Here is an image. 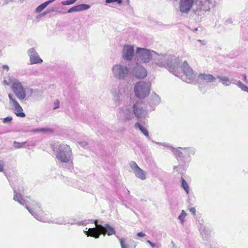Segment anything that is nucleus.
Here are the masks:
<instances>
[{
  "instance_id": "obj_45",
  "label": "nucleus",
  "mask_w": 248,
  "mask_h": 248,
  "mask_svg": "<svg viewBox=\"0 0 248 248\" xmlns=\"http://www.w3.org/2000/svg\"><path fill=\"white\" fill-rule=\"evenodd\" d=\"M189 211H190V212L192 213V214L193 215H195V212H196V209L195 208V207H191L189 209Z\"/></svg>"
},
{
  "instance_id": "obj_4",
  "label": "nucleus",
  "mask_w": 248,
  "mask_h": 248,
  "mask_svg": "<svg viewBox=\"0 0 248 248\" xmlns=\"http://www.w3.org/2000/svg\"><path fill=\"white\" fill-rule=\"evenodd\" d=\"M54 152L56 158L59 162L72 165L73 155L69 145L64 143L60 144L54 149Z\"/></svg>"
},
{
  "instance_id": "obj_41",
  "label": "nucleus",
  "mask_w": 248,
  "mask_h": 248,
  "mask_svg": "<svg viewBox=\"0 0 248 248\" xmlns=\"http://www.w3.org/2000/svg\"><path fill=\"white\" fill-rule=\"evenodd\" d=\"M198 43H200L201 45L204 46L206 44L207 42L204 40H197L196 41V44H197Z\"/></svg>"
},
{
  "instance_id": "obj_8",
  "label": "nucleus",
  "mask_w": 248,
  "mask_h": 248,
  "mask_svg": "<svg viewBox=\"0 0 248 248\" xmlns=\"http://www.w3.org/2000/svg\"><path fill=\"white\" fill-rule=\"evenodd\" d=\"M111 71L112 77L119 80L125 79L130 73L128 66L122 62L114 64L111 67Z\"/></svg>"
},
{
  "instance_id": "obj_37",
  "label": "nucleus",
  "mask_w": 248,
  "mask_h": 248,
  "mask_svg": "<svg viewBox=\"0 0 248 248\" xmlns=\"http://www.w3.org/2000/svg\"><path fill=\"white\" fill-rule=\"evenodd\" d=\"M147 243L149 244L150 245V246L152 248L157 247V248H158L160 246V245L159 244L153 243L150 240H147Z\"/></svg>"
},
{
  "instance_id": "obj_29",
  "label": "nucleus",
  "mask_w": 248,
  "mask_h": 248,
  "mask_svg": "<svg viewBox=\"0 0 248 248\" xmlns=\"http://www.w3.org/2000/svg\"><path fill=\"white\" fill-rule=\"evenodd\" d=\"M186 215V213L184 210H182L180 215L178 217V219L180 220L181 224L184 223L185 221V218Z\"/></svg>"
},
{
  "instance_id": "obj_44",
  "label": "nucleus",
  "mask_w": 248,
  "mask_h": 248,
  "mask_svg": "<svg viewBox=\"0 0 248 248\" xmlns=\"http://www.w3.org/2000/svg\"><path fill=\"white\" fill-rule=\"evenodd\" d=\"M137 235V236H138L139 237H143L144 236H145V234L142 232H140L138 233Z\"/></svg>"
},
{
  "instance_id": "obj_25",
  "label": "nucleus",
  "mask_w": 248,
  "mask_h": 248,
  "mask_svg": "<svg viewBox=\"0 0 248 248\" xmlns=\"http://www.w3.org/2000/svg\"><path fill=\"white\" fill-rule=\"evenodd\" d=\"M13 110L14 111L15 114L18 117L23 118L26 116L25 113L23 112V108L21 106H20L17 108H16V109Z\"/></svg>"
},
{
  "instance_id": "obj_26",
  "label": "nucleus",
  "mask_w": 248,
  "mask_h": 248,
  "mask_svg": "<svg viewBox=\"0 0 248 248\" xmlns=\"http://www.w3.org/2000/svg\"><path fill=\"white\" fill-rule=\"evenodd\" d=\"M27 144V142H18L16 141H15L13 143V146L15 148L19 149L23 147L28 148L29 146L28 145H26Z\"/></svg>"
},
{
  "instance_id": "obj_18",
  "label": "nucleus",
  "mask_w": 248,
  "mask_h": 248,
  "mask_svg": "<svg viewBox=\"0 0 248 248\" xmlns=\"http://www.w3.org/2000/svg\"><path fill=\"white\" fill-rule=\"evenodd\" d=\"M133 75L138 78H143L147 74V70L142 65L137 64L133 70Z\"/></svg>"
},
{
  "instance_id": "obj_24",
  "label": "nucleus",
  "mask_w": 248,
  "mask_h": 248,
  "mask_svg": "<svg viewBox=\"0 0 248 248\" xmlns=\"http://www.w3.org/2000/svg\"><path fill=\"white\" fill-rule=\"evenodd\" d=\"M135 127L139 129L141 132L147 138H149L148 132L146 128L137 122L135 124Z\"/></svg>"
},
{
  "instance_id": "obj_32",
  "label": "nucleus",
  "mask_w": 248,
  "mask_h": 248,
  "mask_svg": "<svg viewBox=\"0 0 248 248\" xmlns=\"http://www.w3.org/2000/svg\"><path fill=\"white\" fill-rule=\"evenodd\" d=\"M79 7V11L86 10L89 9L90 8V5L86 4H81L78 5Z\"/></svg>"
},
{
  "instance_id": "obj_31",
  "label": "nucleus",
  "mask_w": 248,
  "mask_h": 248,
  "mask_svg": "<svg viewBox=\"0 0 248 248\" xmlns=\"http://www.w3.org/2000/svg\"><path fill=\"white\" fill-rule=\"evenodd\" d=\"M181 186L186 191V193L188 194L189 192V186L186 182L183 179L182 180Z\"/></svg>"
},
{
  "instance_id": "obj_20",
  "label": "nucleus",
  "mask_w": 248,
  "mask_h": 248,
  "mask_svg": "<svg viewBox=\"0 0 248 248\" xmlns=\"http://www.w3.org/2000/svg\"><path fill=\"white\" fill-rule=\"evenodd\" d=\"M198 79L199 80L210 83L215 81L216 78L211 74L200 73L198 76Z\"/></svg>"
},
{
  "instance_id": "obj_33",
  "label": "nucleus",
  "mask_w": 248,
  "mask_h": 248,
  "mask_svg": "<svg viewBox=\"0 0 248 248\" xmlns=\"http://www.w3.org/2000/svg\"><path fill=\"white\" fill-rule=\"evenodd\" d=\"M79 12V7H78V5L73 6L72 8H70L68 10L67 13H73V12Z\"/></svg>"
},
{
  "instance_id": "obj_2",
  "label": "nucleus",
  "mask_w": 248,
  "mask_h": 248,
  "mask_svg": "<svg viewBox=\"0 0 248 248\" xmlns=\"http://www.w3.org/2000/svg\"><path fill=\"white\" fill-rule=\"evenodd\" d=\"M215 3V0H180L179 7L182 14H187L190 10L208 11Z\"/></svg>"
},
{
  "instance_id": "obj_46",
  "label": "nucleus",
  "mask_w": 248,
  "mask_h": 248,
  "mask_svg": "<svg viewBox=\"0 0 248 248\" xmlns=\"http://www.w3.org/2000/svg\"><path fill=\"white\" fill-rule=\"evenodd\" d=\"M56 0H49L48 1H46V2H45L46 3V4L47 5H48L49 4L52 3L53 2H54V1H55Z\"/></svg>"
},
{
  "instance_id": "obj_27",
  "label": "nucleus",
  "mask_w": 248,
  "mask_h": 248,
  "mask_svg": "<svg viewBox=\"0 0 248 248\" xmlns=\"http://www.w3.org/2000/svg\"><path fill=\"white\" fill-rule=\"evenodd\" d=\"M152 101L153 104H158L160 102V99L159 98V96L156 93H155L154 94L152 95Z\"/></svg>"
},
{
  "instance_id": "obj_38",
  "label": "nucleus",
  "mask_w": 248,
  "mask_h": 248,
  "mask_svg": "<svg viewBox=\"0 0 248 248\" xmlns=\"http://www.w3.org/2000/svg\"><path fill=\"white\" fill-rule=\"evenodd\" d=\"M78 143L81 147L84 148H85L88 145V142L85 141H79Z\"/></svg>"
},
{
  "instance_id": "obj_7",
  "label": "nucleus",
  "mask_w": 248,
  "mask_h": 248,
  "mask_svg": "<svg viewBox=\"0 0 248 248\" xmlns=\"http://www.w3.org/2000/svg\"><path fill=\"white\" fill-rule=\"evenodd\" d=\"M155 144L163 146L166 147L170 149L171 151L177 157H184V158H189L191 155H194L195 153V149L193 147H185L182 148L179 147L178 148H175L170 145L169 143L164 142H157L154 141Z\"/></svg>"
},
{
  "instance_id": "obj_14",
  "label": "nucleus",
  "mask_w": 248,
  "mask_h": 248,
  "mask_svg": "<svg viewBox=\"0 0 248 248\" xmlns=\"http://www.w3.org/2000/svg\"><path fill=\"white\" fill-rule=\"evenodd\" d=\"M129 165L132 171L137 178L142 181L146 179V172L140 168L135 161H132L130 162Z\"/></svg>"
},
{
  "instance_id": "obj_43",
  "label": "nucleus",
  "mask_w": 248,
  "mask_h": 248,
  "mask_svg": "<svg viewBox=\"0 0 248 248\" xmlns=\"http://www.w3.org/2000/svg\"><path fill=\"white\" fill-rule=\"evenodd\" d=\"M1 68L3 70H6V71H8L9 70V67L8 65H7L6 64H4V65H2Z\"/></svg>"
},
{
  "instance_id": "obj_9",
  "label": "nucleus",
  "mask_w": 248,
  "mask_h": 248,
  "mask_svg": "<svg viewBox=\"0 0 248 248\" xmlns=\"http://www.w3.org/2000/svg\"><path fill=\"white\" fill-rule=\"evenodd\" d=\"M156 52L145 48L137 47L136 56L138 61L142 63H148L152 59L154 61Z\"/></svg>"
},
{
  "instance_id": "obj_15",
  "label": "nucleus",
  "mask_w": 248,
  "mask_h": 248,
  "mask_svg": "<svg viewBox=\"0 0 248 248\" xmlns=\"http://www.w3.org/2000/svg\"><path fill=\"white\" fill-rule=\"evenodd\" d=\"M134 56V46L131 45H125L122 51V57L126 61H131Z\"/></svg>"
},
{
  "instance_id": "obj_3",
  "label": "nucleus",
  "mask_w": 248,
  "mask_h": 248,
  "mask_svg": "<svg viewBox=\"0 0 248 248\" xmlns=\"http://www.w3.org/2000/svg\"><path fill=\"white\" fill-rule=\"evenodd\" d=\"M3 83L5 85H12L11 89L13 93L20 100L28 99L33 93V89L29 87L24 88L22 82L13 77L8 76L5 78Z\"/></svg>"
},
{
  "instance_id": "obj_12",
  "label": "nucleus",
  "mask_w": 248,
  "mask_h": 248,
  "mask_svg": "<svg viewBox=\"0 0 248 248\" xmlns=\"http://www.w3.org/2000/svg\"><path fill=\"white\" fill-rule=\"evenodd\" d=\"M217 78L219 81L225 86H229L231 84L236 85L242 91L248 93V87L244 84L241 81L237 80L233 78H230L226 76H218Z\"/></svg>"
},
{
  "instance_id": "obj_34",
  "label": "nucleus",
  "mask_w": 248,
  "mask_h": 248,
  "mask_svg": "<svg viewBox=\"0 0 248 248\" xmlns=\"http://www.w3.org/2000/svg\"><path fill=\"white\" fill-rule=\"evenodd\" d=\"M12 119H13V118H12V117H11V116H7L6 118H3L2 119V122L3 123H4V124L9 123H10L12 121Z\"/></svg>"
},
{
  "instance_id": "obj_28",
  "label": "nucleus",
  "mask_w": 248,
  "mask_h": 248,
  "mask_svg": "<svg viewBox=\"0 0 248 248\" xmlns=\"http://www.w3.org/2000/svg\"><path fill=\"white\" fill-rule=\"evenodd\" d=\"M47 6V5L45 2L39 5L35 10L34 12L36 13H40L43 10H44Z\"/></svg>"
},
{
  "instance_id": "obj_22",
  "label": "nucleus",
  "mask_w": 248,
  "mask_h": 248,
  "mask_svg": "<svg viewBox=\"0 0 248 248\" xmlns=\"http://www.w3.org/2000/svg\"><path fill=\"white\" fill-rule=\"evenodd\" d=\"M51 222L58 224L65 225L67 224H73L74 222H71L69 219H67L64 217H61L55 219H51Z\"/></svg>"
},
{
  "instance_id": "obj_47",
  "label": "nucleus",
  "mask_w": 248,
  "mask_h": 248,
  "mask_svg": "<svg viewBox=\"0 0 248 248\" xmlns=\"http://www.w3.org/2000/svg\"><path fill=\"white\" fill-rule=\"evenodd\" d=\"M49 12V11H46L44 12L43 13H42L41 14V15H42V16H45L46 14H47Z\"/></svg>"
},
{
  "instance_id": "obj_30",
  "label": "nucleus",
  "mask_w": 248,
  "mask_h": 248,
  "mask_svg": "<svg viewBox=\"0 0 248 248\" xmlns=\"http://www.w3.org/2000/svg\"><path fill=\"white\" fill-rule=\"evenodd\" d=\"M31 131L34 133L48 132L51 131V130L49 128H37L32 129Z\"/></svg>"
},
{
  "instance_id": "obj_23",
  "label": "nucleus",
  "mask_w": 248,
  "mask_h": 248,
  "mask_svg": "<svg viewBox=\"0 0 248 248\" xmlns=\"http://www.w3.org/2000/svg\"><path fill=\"white\" fill-rule=\"evenodd\" d=\"M8 97L9 99V104L13 107V110L21 106L13 94L9 93Z\"/></svg>"
},
{
  "instance_id": "obj_48",
  "label": "nucleus",
  "mask_w": 248,
  "mask_h": 248,
  "mask_svg": "<svg viewBox=\"0 0 248 248\" xmlns=\"http://www.w3.org/2000/svg\"><path fill=\"white\" fill-rule=\"evenodd\" d=\"M242 79L243 80L246 81L247 80V76L245 74L243 75L242 76Z\"/></svg>"
},
{
  "instance_id": "obj_11",
  "label": "nucleus",
  "mask_w": 248,
  "mask_h": 248,
  "mask_svg": "<svg viewBox=\"0 0 248 248\" xmlns=\"http://www.w3.org/2000/svg\"><path fill=\"white\" fill-rule=\"evenodd\" d=\"M151 84L142 81L137 83L134 86L135 95L139 98H144L148 96L150 92Z\"/></svg>"
},
{
  "instance_id": "obj_19",
  "label": "nucleus",
  "mask_w": 248,
  "mask_h": 248,
  "mask_svg": "<svg viewBox=\"0 0 248 248\" xmlns=\"http://www.w3.org/2000/svg\"><path fill=\"white\" fill-rule=\"evenodd\" d=\"M111 93L113 96V100L116 105H119L122 102V92L121 89L118 87L116 89H113L111 90Z\"/></svg>"
},
{
  "instance_id": "obj_49",
  "label": "nucleus",
  "mask_w": 248,
  "mask_h": 248,
  "mask_svg": "<svg viewBox=\"0 0 248 248\" xmlns=\"http://www.w3.org/2000/svg\"><path fill=\"white\" fill-rule=\"evenodd\" d=\"M43 17V16H42L41 14H39L38 15H37L36 17V19H41L42 17Z\"/></svg>"
},
{
  "instance_id": "obj_6",
  "label": "nucleus",
  "mask_w": 248,
  "mask_h": 248,
  "mask_svg": "<svg viewBox=\"0 0 248 248\" xmlns=\"http://www.w3.org/2000/svg\"><path fill=\"white\" fill-rule=\"evenodd\" d=\"M172 61H174L175 62L178 61L176 56L167 53L159 54L156 52L154 62L155 65L161 67H163L166 68L169 67L173 69L174 65H172L171 63Z\"/></svg>"
},
{
  "instance_id": "obj_35",
  "label": "nucleus",
  "mask_w": 248,
  "mask_h": 248,
  "mask_svg": "<svg viewBox=\"0 0 248 248\" xmlns=\"http://www.w3.org/2000/svg\"><path fill=\"white\" fill-rule=\"evenodd\" d=\"M117 2L119 4L122 3V0H106L105 2L107 4Z\"/></svg>"
},
{
  "instance_id": "obj_16",
  "label": "nucleus",
  "mask_w": 248,
  "mask_h": 248,
  "mask_svg": "<svg viewBox=\"0 0 248 248\" xmlns=\"http://www.w3.org/2000/svg\"><path fill=\"white\" fill-rule=\"evenodd\" d=\"M27 54L31 64H40L43 62V60L40 57L35 48L32 47L28 49Z\"/></svg>"
},
{
  "instance_id": "obj_36",
  "label": "nucleus",
  "mask_w": 248,
  "mask_h": 248,
  "mask_svg": "<svg viewBox=\"0 0 248 248\" xmlns=\"http://www.w3.org/2000/svg\"><path fill=\"white\" fill-rule=\"evenodd\" d=\"M200 232H201V234L202 235V237L203 238H205L206 237V235H207L208 234V232H207L206 231H205L204 228L201 229L200 230Z\"/></svg>"
},
{
  "instance_id": "obj_39",
  "label": "nucleus",
  "mask_w": 248,
  "mask_h": 248,
  "mask_svg": "<svg viewBox=\"0 0 248 248\" xmlns=\"http://www.w3.org/2000/svg\"><path fill=\"white\" fill-rule=\"evenodd\" d=\"M54 109L58 108L60 107V101L58 99L56 100L54 102Z\"/></svg>"
},
{
  "instance_id": "obj_5",
  "label": "nucleus",
  "mask_w": 248,
  "mask_h": 248,
  "mask_svg": "<svg viewBox=\"0 0 248 248\" xmlns=\"http://www.w3.org/2000/svg\"><path fill=\"white\" fill-rule=\"evenodd\" d=\"M95 228H89L88 231H85L84 233L87 236H91L95 238H98L100 234H108V235L114 234L115 231L114 229L108 224H105V225H99L97 220L94 221Z\"/></svg>"
},
{
  "instance_id": "obj_17",
  "label": "nucleus",
  "mask_w": 248,
  "mask_h": 248,
  "mask_svg": "<svg viewBox=\"0 0 248 248\" xmlns=\"http://www.w3.org/2000/svg\"><path fill=\"white\" fill-rule=\"evenodd\" d=\"M118 116L123 119L129 120L133 117V113L129 108L125 106L120 109Z\"/></svg>"
},
{
  "instance_id": "obj_42",
  "label": "nucleus",
  "mask_w": 248,
  "mask_h": 248,
  "mask_svg": "<svg viewBox=\"0 0 248 248\" xmlns=\"http://www.w3.org/2000/svg\"><path fill=\"white\" fill-rule=\"evenodd\" d=\"M4 170V163L2 161H0V172L3 171Z\"/></svg>"
},
{
  "instance_id": "obj_50",
  "label": "nucleus",
  "mask_w": 248,
  "mask_h": 248,
  "mask_svg": "<svg viewBox=\"0 0 248 248\" xmlns=\"http://www.w3.org/2000/svg\"><path fill=\"white\" fill-rule=\"evenodd\" d=\"M176 168V167H174V169H175Z\"/></svg>"
},
{
  "instance_id": "obj_13",
  "label": "nucleus",
  "mask_w": 248,
  "mask_h": 248,
  "mask_svg": "<svg viewBox=\"0 0 248 248\" xmlns=\"http://www.w3.org/2000/svg\"><path fill=\"white\" fill-rule=\"evenodd\" d=\"M133 114L140 119L145 117L147 115V111L145 105L141 102H137L133 106Z\"/></svg>"
},
{
  "instance_id": "obj_1",
  "label": "nucleus",
  "mask_w": 248,
  "mask_h": 248,
  "mask_svg": "<svg viewBox=\"0 0 248 248\" xmlns=\"http://www.w3.org/2000/svg\"><path fill=\"white\" fill-rule=\"evenodd\" d=\"M14 192V200L20 204L25 205L26 209L36 219L44 222H51V215L49 212L42 210L39 204L32 201L30 207H29L27 203L31 201L30 198L26 197L23 198L22 194L17 192L15 189Z\"/></svg>"
},
{
  "instance_id": "obj_21",
  "label": "nucleus",
  "mask_w": 248,
  "mask_h": 248,
  "mask_svg": "<svg viewBox=\"0 0 248 248\" xmlns=\"http://www.w3.org/2000/svg\"><path fill=\"white\" fill-rule=\"evenodd\" d=\"M176 58L178 59V61H177V62H175L173 61H172L171 62V63H172V65H174V66L173 67L174 68L170 69L169 67H167V68L170 72H171L172 73H173V74L174 75H175L177 77H178L179 76V69H181V65L182 63H181V60H180V59L179 57H176Z\"/></svg>"
},
{
  "instance_id": "obj_40",
  "label": "nucleus",
  "mask_w": 248,
  "mask_h": 248,
  "mask_svg": "<svg viewBox=\"0 0 248 248\" xmlns=\"http://www.w3.org/2000/svg\"><path fill=\"white\" fill-rule=\"evenodd\" d=\"M62 4L63 5H71L73 4L72 1L71 0H67L65 1H62L61 2Z\"/></svg>"
},
{
  "instance_id": "obj_10",
  "label": "nucleus",
  "mask_w": 248,
  "mask_h": 248,
  "mask_svg": "<svg viewBox=\"0 0 248 248\" xmlns=\"http://www.w3.org/2000/svg\"><path fill=\"white\" fill-rule=\"evenodd\" d=\"M181 68V69H179L178 77H180L181 72H183V76L181 78L182 80L187 83L193 81L196 77V74L189 66L186 61H184L182 63Z\"/></svg>"
}]
</instances>
